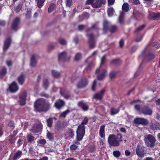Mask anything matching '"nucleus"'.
Returning a JSON list of instances; mask_svg holds the SVG:
<instances>
[{
  "label": "nucleus",
  "mask_w": 160,
  "mask_h": 160,
  "mask_svg": "<svg viewBox=\"0 0 160 160\" xmlns=\"http://www.w3.org/2000/svg\"><path fill=\"white\" fill-rule=\"evenodd\" d=\"M88 119L85 118L81 124L78 127L77 131V140L79 141L81 140L84 135L85 131L84 124L88 122Z\"/></svg>",
  "instance_id": "obj_1"
},
{
  "label": "nucleus",
  "mask_w": 160,
  "mask_h": 160,
  "mask_svg": "<svg viewBox=\"0 0 160 160\" xmlns=\"http://www.w3.org/2000/svg\"><path fill=\"white\" fill-rule=\"evenodd\" d=\"M48 105L45 100L43 98H40L37 100L35 103L34 106L35 110L36 111L41 112L46 110V108Z\"/></svg>",
  "instance_id": "obj_2"
},
{
  "label": "nucleus",
  "mask_w": 160,
  "mask_h": 160,
  "mask_svg": "<svg viewBox=\"0 0 160 160\" xmlns=\"http://www.w3.org/2000/svg\"><path fill=\"white\" fill-rule=\"evenodd\" d=\"M122 137L120 134L117 135H109L108 138V142L109 145L114 146H118L119 145V142L121 141Z\"/></svg>",
  "instance_id": "obj_3"
},
{
  "label": "nucleus",
  "mask_w": 160,
  "mask_h": 160,
  "mask_svg": "<svg viewBox=\"0 0 160 160\" xmlns=\"http://www.w3.org/2000/svg\"><path fill=\"white\" fill-rule=\"evenodd\" d=\"M144 140L146 144L148 147H152L155 145L156 139L151 135L148 134L146 135L144 138Z\"/></svg>",
  "instance_id": "obj_4"
},
{
  "label": "nucleus",
  "mask_w": 160,
  "mask_h": 160,
  "mask_svg": "<svg viewBox=\"0 0 160 160\" xmlns=\"http://www.w3.org/2000/svg\"><path fill=\"white\" fill-rule=\"evenodd\" d=\"M95 74H97L98 80H102L106 76L107 74V71L106 69L100 67L96 70Z\"/></svg>",
  "instance_id": "obj_5"
},
{
  "label": "nucleus",
  "mask_w": 160,
  "mask_h": 160,
  "mask_svg": "<svg viewBox=\"0 0 160 160\" xmlns=\"http://www.w3.org/2000/svg\"><path fill=\"white\" fill-rule=\"evenodd\" d=\"M106 2V0H96L94 1V0H87V4H92L93 8H99L101 6L102 4H104Z\"/></svg>",
  "instance_id": "obj_6"
},
{
  "label": "nucleus",
  "mask_w": 160,
  "mask_h": 160,
  "mask_svg": "<svg viewBox=\"0 0 160 160\" xmlns=\"http://www.w3.org/2000/svg\"><path fill=\"white\" fill-rule=\"evenodd\" d=\"M96 53V51L93 52L91 56L89 57L86 60L85 62L87 64L88 67L87 68V71L90 70L91 68L94 65V64L92 60H90L91 58L93 56H94Z\"/></svg>",
  "instance_id": "obj_7"
},
{
  "label": "nucleus",
  "mask_w": 160,
  "mask_h": 160,
  "mask_svg": "<svg viewBox=\"0 0 160 160\" xmlns=\"http://www.w3.org/2000/svg\"><path fill=\"white\" fill-rule=\"evenodd\" d=\"M26 97V92L24 91L21 93L19 96V103L20 105L22 106L25 104Z\"/></svg>",
  "instance_id": "obj_8"
},
{
  "label": "nucleus",
  "mask_w": 160,
  "mask_h": 160,
  "mask_svg": "<svg viewBox=\"0 0 160 160\" xmlns=\"http://www.w3.org/2000/svg\"><path fill=\"white\" fill-rule=\"evenodd\" d=\"M122 12L121 13V16L119 18V21L120 23H121L123 19V15L124 14L123 12H127L128 10V4L127 3H124L122 6Z\"/></svg>",
  "instance_id": "obj_9"
},
{
  "label": "nucleus",
  "mask_w": 160,
  "mask_h": 160,
  "mask_svg": "<svg viewBox=\"0 0 160 160\" xmlns=\"http://www.w3.org/2000/svg\"><path fill=\"white\" fill-rule=\"evenodd\" d=\"M136 152L137 155L140 157H143L145 153L143 148L139 145L137 147Z\"/></svg>",
  "instance_id": "obj_10"
},
{
  "label": "nucleus",
  "mask_w": 160,
  "mask_h": 160,
  "mask_svg": "<svg viewBox=\"0 0 160 160\" xmlns=\"http://www.w3.org/2000/svg\"><path fill=\"white\" fill-rule=\"evenodd\" d=\"M134 122L136 124L146 125L148 123V120L143 118H137L134 119Z\"/></svg>",
  "instance_id": "obj_11"
},
{
  "label": "nucleus",
  "mask_w": 160,
  "mask_h": 160,
  "mask_svg": "<svg viewBox=\"0 0 160 160\" xmlns=\"http://www.w3.org/2000/svg\"><path fill=\"white\" fill-rule=\"evenodd\" d=\"M70 58V56H67L66 52L64 51H63L59 54L58 59L59 60L66 61L68 60Z\"/></svg>",
  "instance_id": "obj_12"
},
{
  "label": "nucleus",
  "mask_w": 160,
  "mask_h": 160,
  "mask_svg": "<svg viewBox=\"0 0 160 160\" xmlns=\"http://www.w3.org/2000/svg\"><path fill=\"white\" fill-rule=\"evenodd\" d=\"M9 90L10 92L12 93L17 92L19 88L15 82H13L9 86Z\"/></svg>",
  "instance_id": "obj_13"
},
{
  "label": "nucleus",
  "mask_w": 160,
  "mask_h": 160,
  "mask_svg": "<svg viewBox=\"0 0 160 160\" xmlns=\"http://www.w3.org/2000/svg\"><path fill=\"white\" fill-rule=\"evenodd\" d=\"M88 81L87 79L84 78L81 79L77 84V87L79 88H83L88 84Z\"/></svg>",
  "instance_id": "obj_14"
},
{
  "label": "nucleus",
  "mask_w": 160,
  "mask_h": 160,
  "mask_svg": "<svg viewBox=\"0 0 160 160\" xmlns=\"http://www.w3.org/2000/svg\"><path fill=\"white\" fill-rule=\"evenodd\" d=\"M142 112L145 115H151L152 114V110L148 106H145L142 110Z\"/></svg>",
  "instance_id": "obj_15"
},
{
  "label": "nucleus",
  "mask_w": 160,
  "mask_h": 160,
  "mask_svg": "<svg viewBox=\"0 0 160 160\" xmlns=\"http://www.w3.org/2000/svg\"><path fill=\"white\" fill-rule=\"evenodd\" d=\"M105 92L104 90H102L99 92L94 95L93 98L97 100H100L102 98Z\"/></svg>",
  "instance_id": "obj_16"
},
{
  "label": "nucleus",
  "mask_w": 160,
  "mask_h": 160,
  "mask_svg": "<svg viewBox=\"0 0 160 160\" xmlns=\"http://www.w3.org/2000/svg\"><path fill=\"white\" fill-rule=\"evenodd\" d=\"M64 104V102L62 100L59 99L56 102L54 106L57 108L60 109L61 107L63 106Z\"/></svg>",
  "instance_id": "obj_17"
},
{
  "label": "nucleus",
  "mask_w": 160,
  "mask_h": 160,
  "mask_svg": "<svg viewBox=\"0 0 160 160\" xmlns=\"http://www.w3.org/2000/svg\"><path fill=\"white\" fill-rule=\"evenodd\" d=\"M89 46L91 48H93L95 46V42L93 40V36L92 34L88 35Z\"/></svg>",
  "instance_id": "obj_18"
},
{
  "label": "nucleus",
  "mask_w": 160,
  "mask_h": 160,
  "mask_svg": "<svg viewBox=\"0 0 160 160\" xmlns=\"http://www.w3.org/2000/svg\"><path fill=\"white\" fill-rule=\"evenodd\" d=\"M42 128V125L40 123H39L38 125H35L33 127L31 131L34 133L38 132L40 131Z\"/></svg>",
  "instance_id": "obj_19"
},
{
  "label": "nucleus",
  "mask_w": 160,
  "mask_h": 160,
  "mask_svg": "<svg viewBox=\"0 0 160 160\" xmlns=\"http://www.w3.org/2000/svg\"><path fill=\"white\" fill-rule=\"evenodd\" d=\"M19 22V19L18 18H16L14 20L12 26V29L16 30L18 28V24Z\"/></svg>",
  "instance_id": "obj_20"
},
{
  "label": "nucleus",
  "mask_w": 160,
  "mask_h": 160,
  "mask_svg": "<svg viewBox=\"0 0 160 160\" xmlns=\"http://www.w3.org/2000/svg\"><path fill=\"white\" fill-rule=\"evenodd\" d=\"M160 17V14L159 13L151 12L150 13V18L152 19L158 20Z\"/></svg>",
  "instance_id": "obj_21"
},
{
  "label": "nucleus",
  "mask_w": 160,
  "mask_h": 160,
  "mask_svg": "<svg viewBox=\"0 0 160 160\" xmlns=\"http://www.w3.org/2000/svg\"><path fill=\"white\" fill-rule=\"evenodd\" d=\"M11 41V40L10 38H8L5 40L3 47V49L4 51L6 50L9 47Z\"/></svg>",
  "instance_id": "obj_22"
},
{
  "label": "nucleus",
  "mask_w": 160,
  "mask_h": 160,
  "mask_svg": "<svg viewBox=\"0 0 160 160\" xmlns=\"http://www.w3.org/2000/svg\"><path fill=\"white\" fill-rule=\"evenodd\" d=\"M36 56L33 55L31 57L30 61V66L32 67H34L36 66L37 62L36 60Z\"/></svg>",
  "instance_id": "obj_23"
},
{
  "label": "nucleus",
  "mask_w": 160,
  "mask_h": 160,
  "mask_svg": "<svg viewBox=\"0 0 160 160\" xmlns=\"http://www.w3.org/2000/svg\"><path fill=\"white\" fill-rule=\"evenodd\" d=\"M18 82L21 85H22L24 82L25 80V75L22 74L20 75L17 78Z\"/></svg>",
  "instance_id": "obj_24"
},
{
  "label": "nucleus",
  "mask_w": 160,
  "mask_h": 160,
  "mask_svg": "<svg viewBox=\"0 0 160 160\" xmlns=\"http://www.w3.org/2000/svg\"><path fill=\"white\" fill-rule=\"evenodd\" d=\"M78 105L84 111L87 110L88 108L87 105L82 102H79L78 103Z\"/></svg>",
  "instance_id": "obj_25"
},
{
  "label": "nucleus",
  "mask_w": 160,
  "mask_h": 160,
  "mask_svg": "<svg viewBox=\"0 0 160 160\" xmlns=\"http://www.w3.org/2000/svg\"><path fill=\"white\" fill-rule=\"evenodd\" d=\"M104 125H102L101 126L99 130V133L100 137L102 138H104L105 137L104 133Z\"/></svg>",
  "instance_id": "obj_26"
},
{
  "label": "nucleus",
  "mask_w": 160,
  "mask_h": 160,
  "mask_svg": "<svg viewBox=\"0 0 160 160\" xmlns=\"http://www.w3.org/2000/svg\"><path fill=\"white\" fill-rule=\"evenodd\" d=\"M151 128L152 130H160V125L159 124H155L152 123L151 126Z\"/></svg>",
  "instance_id": "obj_27"
},
{
  "label": "nucleus",
  "mask_w": 160,
  "mask_h": 160,
  "mask_svg": "<svg viewBox=\"0 0 160 160\" xmlns=\"http://www.w3.org/2000/svg\"><path fill=\"white\" fill-rule=\"evenodd\" d=\"M52 76L55 78H59L60 77V73L56 70H53L52 71Z\"/></svg>",
  "instance_id": "obj_28"
},
{
  "label": "nucleus",
  "mask_w": 160,
  "mask_h": 160,
  "mask_svg": "<svg viewBox=\"0 0 160 160\" xmlns=\"http://www.w3.org/2000/svg\"><path fill=\"white\" fill-rule=\"evenodd\" d=\"M119 111L118 108H112L111 110V114L112 115H114L118 113Z\"/></svg>",
  "instance_id": "obj_29"
},
{
  "label": "nucleus",
  "mask_w": 160,
  "mask_h": 160,
  "mask_svg": "<svg viewBox=\"0 0 160 160\" xmlns=\"http://www.w3.org/2000/svg\"><path fill=\"white\" fill-rule=\"evenodd\" d=\"M22 154V152L21 151H18L16 153L13 157V159L14 160H16L20 158Z\"/></svg>",
  "instance_id": "obj_30"
},
{
  "label": "nucleus",
  "mask_w": 160,
  "mask_h": 160,
  "mask_svg": "<svg viewBox=\"0 0 160 160\" xmlns=\"http://www.w3.org/2000/svg\"><path fill=\"white\" fill-rule=\"evenodd\" d=\"M6 73V70L5 68L3 67L0 71V77H2Z\"/></svg>",
  "instance_id": "obj_31"
},
{
  "label": "nucleus",
  "mask_w": 160,
  "mask_h": 160,
  "mask_svg": "<svg viewBox=\"0 0 160 160\" xmlns=\"http://www.w3.org/2000/svg\"><path fill=\"white\" fill-rule=\"evenodd\" d=\"M103 30L104 31L107 30L108 28L109 25V22L106 20L104 21L103 23Z\"/></svg>",
  "instance_id": "obj_32"
},
{
  "label": "nucleus",
  "mask_w": 160,
  "mask_h": 160,
  "mask_svg": "<svg viewBox=\"0 0 160 160\" xmlns=\"http://www.w3.org/2000/svg\"><path fill=\"white\" fill-rule=\"evenodd\" d=\"M45 0H36L37 2L38 7L40 8L42 7Z\"/></svg>",
  "instance_id": "obj_33"
},
{
  "label": "nucleus",
  "mask_w": 160,
  "mask_h": 160,
  "mask_svg": "<svg viewBox=\"0 0 160 160\" xmlns=\"http://www.w3.org/2000/svg\"><path fill=\"white\" fill-rule=\"evenodd\" d=\"M114 9L112 8H110L108 11V13L109 16H112L114 14Z\"/></svg>",
  "instance_id": "obj_34"
},
{
  "label": "nucleus",
  "mask_w": 160,
  "mask_h": 160,
  "mask_svg": "<svg viewBox=\"0 0 160 160\" xmlns=\"http://www.w3.org/2000/svg\"><path fill=\"white\" fill-rule=\"evenodd\" d=\"M46 143V140L42 139H39L38 142V144L40 146H43Z\"/></svg>",
  "instance_id": "obj_35"
},
{
  "label": "nucleus",
  "mask_w": 160,
  "mask_h": 160,
  "mask_svg": "<svg viewBox=\"0 0 160 160\" xmlns=\"http://www.w3.org/2000/svg\"><path fill=\"white\" fill-rule=\"evenodd\" d=\"M48 83L47 79H45L43 80L42 85L43 88L45 89H46L48 87Z\"/></svg>",
  "instance_id": "obj_36"
},
{
  "label": "nucleus",
  "mask_w": 160,
  "mask_h": 160,
  "mask_svg": "<svg viewBox=\"0 0 160 160\" xmlns=\"http://www.w3.org/2000/svg\"><path fill=\"white\" fill-rule=\"evenodd\" d=\"M81 57L82 55L81 53H77L75 56V61H78L81 59Z\"/></svg>",
  "instance_id": "obj_37"
},
{
  "label": "nucleus",
  "mask_w": 160,
  "mask_h": 160,
  "mask_svg": "<svg viewBox=\"0 0 160 160\" xmlns=\"http://www.w3.org/2000/svg\"><path fill=\"white\" fill-rule=\"evenodd\" d=\"M113 155L116 158H118L120 156V152L118 150L115 151L113 152Z\"/></svg>",
  "instance_id": "obj_38"
},
{
  "label": "nucleus",
  "mask_w": 160,
  "mask_h": 160,
  "mask_svg": "<svg viewBox=\"0 0 160 160\" xmlns=\"http://www.w3.org/2000/svg\"><path fill=\"white\" fill-rule=\"evenodd\" d=\"M55 7V5L54 4H51L49 7L48 9V12H51L53 10L54 8Z\"/></svg>",
  "instance_id": "obj_39"
},
{
  "label": "nucleus",
  "mask_w": 160,
  "mask_h": 160,
  "mask_svg": "<svg viewBox=\"0 0 160 160\" xmlns=\"http://www.w3.org/2000/svg\"><path fill=\"white\" fill-rule=\"evenodd\" d=\"M70 111L69 110H67L63 112L61 114L60 117L64 118L66 116V115Z\"/></svg>",
  "instance_id": "obj_40"
},
{
  "label": "nucleus",
  "mask_w": 160,
  "mask_h": 160,
  "mask_svg": "<svg viewBox=\"0 0 160 160\" xmlns=\"http://www.w3.org/2000/svg\"><path fill=\"white\" fill-rule=\"evenodd\" d=\"M58 41L59 43L62 45H66L67 43L66 41L62 38L59 39Z\"/></svg>",
  "instance_id": "obj_41"
},
{
  "label": "nucleus",
  "mask_w": 160,
  "mask_h": 160,
  "mask_svg": "<svg viewBox=\"0 0 160 160\" xmlns=\"http://www.w3.org/2000/svg\"><path fill=\"white\" fill-rule=\"evenodd\" d=\"M96 80H95L93 81L92 86V90L94 91L95 90L96 88Z\"/></svg>",
  "instance_id": "obj_42"
},
{
  "label": "nucleus",
  "mask_w": 160,
  "mask_h": 160,
  "mask_svg": "<svg viewBox=\"0 0 160 160\" xmlns=\"http://www.w3.org/2000/svg\"><path fill=\"white\" fill-rule=\"evenodd\" d=\"M52 120L51 118H50L47 120V125L49 127H51L52 126Z\"/></svg>",
  "instance_id": "obj_43"
},
{
  "label": "nucleus",
  "mask_w": 160,
  "mask_h": 160,
  "mask_svg": "<svg viewBox=\"0 0 160 160\" xmlns=\"http://www.w3.org/2000/svg\"><path fill=\"white\" fill-rule=\"evenodd\" d=\"M72 0H66V6L70 7L72 5Z\"/></svg>",
  "instance_id": "obj_44"
},
{
  "label": "nucleus",
  "mask_w": 160,
  "mask_h": 160,
  "mask_svg": "<svg viewBox=\"0 0 160 160\" xmlns=\"http://www.w3.org/2000/svg\"><path fill=\"white\" fill-rule=\"evenodd\" d=\"M27 138L28 142H31L34 140V137L31 135H28L27 136Z\"/></svg>",
  "instance_id": "obj_45"
},
{
  "label": "nucleus",
  "mask_w": 160,
  "mask_h": 160,
  "mask_svg": "<svg viewBox=\"0 0 160 160\" xmlns=\"http://www.w3.org/2000/svg\"><path fill=\"white\" fill-rule=\"evenodd\" d=\"M154 55L153 54H150L147 56V58L149 60H151L153 59Z\"/></svg>",
  "instance_id": "obj_46"
},
{
  "label": "nucleus",
  "mask_w": 160,
  "mask_h": 160,
  "mask_svg": "<svg viewBox=\"0 0 160 160\" xmlns=\"http://www.w3.org/2000/svg\"><path fill=\"white\" fill-rule=\"evenodd\" d=\"M47 136L48 138L50 140H52L53 139V133H51L48 132L47 135Z\"/></svg>",
  "instance_id": "obj_47"
},
{
  "label": "nucleus",
  "mask_w": 160,
  "mask_h": 160,
  "mask_svg": "<svg viewBox=\"0 0 160 160\" xmlns=\"http://www.w3.org/2000/svg\"><path fill=\"white\" fill-rule=\"evenodd\" d=\"M116 72H112L110 73L109 74L110 78H112L114 77L116 75Z\"/></svg>",
  "instance_id": "obj_48"
},
{
  "label": "nucleus",
  "mask_w": 160,
  "mask_h": 160,
  "mask_svg": "<svg viewBox=\"0 0 160 160\" xmlns=\"http://www.w3.org/2000/svg\"><path fill=\"white\" fill-rule=\"evenodd\" d=\"M105 56H103L101 59V65L105 61Z\"/></svg>",
  "instance_id": "obj_49"
},
{
  "label": "nucleus",
  "mask_w": 160,
  "mask_h": 160,
  "mask_svg": "<svg viewBox=\"0 0 160 160\" xmlns=\"http://www.w3.org/2000/svg\"><path fill=\"white\" fill-rule=\"evenodd\" d=\"M70 148L71 150H75L77 148V146L75 144H72Z\"/></svg>",
  "instance_id": "obj_50"
},
{
  "label": "nucleus",
  "mask_w": 160,
  "mask_h": 160,
  "mask_svg": "<svg viewBox=\"0 0 160 160\" xmlns=\"http://www.w3.org/2000/svg\"><path fill=\"white\" fill-rule=\"evenodd\" d=\"M117 29V27L115 26H112L111 27V31L112 32H114Z\"/></svg>",
  "instance_id": "obj_51"
},
{
  "label": "nucleus",
  "mask_w": 160,
  "mask_h": 160,
  "mask_svg": "<svg viewBox=\"0 0 160 160\" xmlns=\"http://www.w3.org/2000/svg\"><path fill=\"white\" fill-rule=\"evenodd\" d=\"M125 155L127 156H130L131 154L130 152L128 150H126L125 151Z\"/></svg>",
  "instance_id": "obj_52"
},
{
  "label": "nucleus",
  "mask_w": 160,
  "mask_h": 160,
  "mask_svg": "<svg viewBox=\"0 0 160 160\" xmlns=\"http://www.w3.org/2000/svg\"><path fill=\"white\" fill-rule=\"evenodd\" d=\"M115 0H108V4L109 5L113 4Z\"/></svg>",
  "instance_id": "obj_53"
},
{
  "label": "nucleus",
  "mask_w": 160,
  "mask_h": 160,
  "mask_svg": "<svg viewBox=\"0 0 160 160\" xmlns=\"http://www.w3.org/2000/svg\"><path fill=\"white\" fill-rule=\"evenodd\" d=\"M142 39V37L141 36H138L136 39V41L138 42L140 41Z\"/></svg>",
  "instance_id": "obj_54"
},
{
  "label": "nucleus",
  "mask_w": 160,
  "mask_h": 160,
  "mask_svg": "<svg viewBox=\"0 0 160 160\" xmlns=\"http://www.w3.org/2000/svg\"><path fill=\"white\" fill-rule=\"evenodd\" d=\"M112 62L114 64H118L119 63V60L118 59L114 60L112 61Z\"/></svg>",
  "instance_id": "obj_55"
},
{
  "label": "nucleus",
  "mask_w": 160,
  "mask_h": 160,
  "mask_svg": "<svg viewBox=\"0 0 160 160\" xmlns=\"http://www.w3.org/2000/svg\"><path fill=\"white\" fill-rule=\"evenodd\" d=\"M144 25H142L140 26L137 29V30L140 31L142 30L144 28Z\"/></svg>",
  "instance_id": "obj_56"
},
{
  "label": "nucleus",
  "mask_w": 160,
  "mask_h": 160,
  "mask_svg": "<svg viewBox=\"0 0 160 160\" xmlns=\"http://www.w3.org/2000/svg\"><path fill=\"white\" fill-rule=\"evenodd\" d=\"M123 43H124V42H123V40H121L120 41L119 43V45L120 47H122L123 45Z\"/></svg>",
  "instance_id": "obj_57"
},
{
  "label": "nucleus",
  "mask_w": 160,
  "mask_h": 160,
  "mask_svg": "<svg viewBox=\"0 0 160 160\" xmlns=\"http://www.w3.org/2000/svg\"><path fill=\"white\" fill-rule=\"evenodd\" d=\"M21 9V7L19 5L17 6L15 8V11L17 12H18Z\"/></svg>",
  "instance_id": "obj_58"
},
{
  "label": "nucleus",
  "mask_w": 160,
  "mask_h": 160,
  "mask_svg": "<svg viewBox=\"0 0 160 160\" xmlns=\"http://www.w3.org/2000/svg\"><path fill=\"white\" fill-rule=\"evenodd\" d=\"M60 93L62 95L66 98H68L69 97V96L68 94H62V93L61 92H60Z\"/></svg>",
  "instance_id": "obj_59"
},
{
  "label": "nucleus",
  "mask_w": 160,
  "mask_h": 160,
  "mask_svg": "<svg viewBox=\"0 0 160 160\" xmlns=\"http://www.w3.org/2000/svg\"><path fill=\"white\" fill-rule=\"evenodd\" d=\"M6 64L8 66H10L12 65V62L11 61H7L6 62Z\"/></svg>",
  "instance_id": "obj_60"
},
{
  "label": "nucleus",
  "mask_w": 160,
  "mask_h": 160,
  "mask_svg": "<svg viewBox=\"0 0 160 160\" xmlns=\"http://www.w3.org/2000/svg\"><path fill=\"white\" fill-rule=\"evenodd\" d=\"M135 108L137 110L139 111L140 109V107L138 105H136L134 106Z\"/></svg>",
  "instance_id": "obj_61"
},
{
  "label": "nucleus",
  "mask_w": 160,
  "mask_h": 160,
  "mask_svg": "<svg viewBox=\"0 0 160 160\" xmlns=\"http://www.w3.org/2000/svg\"><path fill=\"white\" fill-rule=\"evenodd\" d=\"M53 45H49L48 48V50H50L51 49H52L53 48Z\"/></svg>",
  "instance_id": "obj_62"
},
{
  "label": "nucleus",
  "mask_w": 160,
  "mask_h": 160,
  "mask_svg": "<svg viewBox=\"0 0 160 160\" xmlns=\"http://www.w3.org/2000/svg\"><path fill=\"white\" fill-rule=\"evenodd\" d=\"M156 103L157 105H160V98L156 101Z\"/></svg>",
  "instance_id": "obj_63"
},
{
  "label": "nucleus",
  "mask_w": 160,
  "mask_h": 160,
  "mask_svg": "<svg viewBox=\"0 0 160 160\" xmlns=\"http://www.w3.org/2000/svg\"><path fill=\"white\" fill-rule=\"evenodd\" d=\"M143 160H153V159L151 158L148 157L146 158Z\"/></svg>",
  "instance_id": "obj_64"
}]
</instances>
